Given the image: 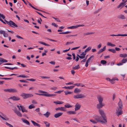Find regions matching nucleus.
I'll list each match as a JSON object with an SVG mask.
<instances>
[{
    "instance_id": "obj_38",
    "label": "nucleus",
    "mask_w": 127,
    "mask_h": 127,
    "mask_svg": "<svg viewBox=\"0 0 127 127\" xmlns=\"http://www.w3.org/2000/svg\"><path fill=\"white\" fill-rule=\"evenodd\" d=\"M64 107H65L67 108H69L72 107V106L70 105L69 104H67L64 105Z\"/></svg>"
},
{
    "instance_id": "obj_23",
    "label": "nucleus",
    "mask_w": 127,
    "mask_h": 127,
    "mask_svg": "<svg viewBox=\"0 0 127 127\" xmlns=\"http://www.w3.org/2000/svg\"><path fill=\"white\" fill-rule=\"evenodd\" d=\"M81 92V90L79 89L76 88L75 89L74 92L75 93H78L80 92Z\"/></svg>"
},
{
    "instance_id": "obj_18",
    "label": "nucleus",
    "mask_w": 127,
    "mask_h": 127,
    "mask_svg": "<svg viewBox=\"0 0 127 127\" xmlns=\"http://www.w3.org/2000/svg\"><path fill=\"white\" fill-rule=\"evenodd\" d=\"M20 107L21 108V111L23 112H28V111L26 110L24 107L21 105L20 106Z\"/></svg>"
},
{
    "instance_id": "obj_42",
    "label": "nucleus",
    "mask_w": 127,
    "mask_h": 127,
    "mask_svg": "<svg viewBox=\"0 0 127 127\" xmlns=\"http://www.w3.org/2000/svg\"><path fill=\"white\" fill-rule=\"evenodd\" d=\"M115 79L113 78L111 80V83L112 84H113L115 83Z\"/></svg>"
},
{
    "instance_id": "obj_13",
    "label": "nucleus",
    "mask_w": 127,
    "mask_h": 127,
    "mask_svg": "<svg viewBox=\"0 0 127 127\" xmlns=\"http://www.w3.org/2000/svg\"><path fill=\"white\" fill-rule=\"evenodd\" d=\"M63 114V113L62 112L58 113L55 114L54 115V116L55 118H57L62 115Z\"/></svg>"
},
{
    "instance_id": "obj_3",
    "label": "nucleus",
    "mask_w": 127,
    "mask_h": 127,
    "mask_svg": "<svg viewBox=\"0 0 127 127\" xmlns=\"http://www.w3.org/2000/svg\"><path fill=\"white\" fill-rule=\"evenodd\" d=\"M98 111L100 114L101 115L103 120L105 121V123H107V120L104 111L101 109H99Z\"/></svg>"
},
{
    "instance_id": "obj_47",
    "label": "nucleus",
    "mask_w": 127,
    "mask_h": 127,
    "mask_svg": "<svg viewBox=\"0 0 127 127\" xmlns=\"http://www.w3.org/2000/svg\"><path fill=\"white\" fill-rule=\"evenodd\" d=\"M106 46H105L104 47L102 48L101 49H100L101 51L102 52L103 51H104L106 49Z\"/></svg>"
},
{
    "instance_id": "obj_6",
    "label": "nucleus",
    "mask_w": 127,
    "mask_h": 127,
    "mask_svg": "<svg viewBox=\"0 0 127 127\" xmlns=\"http://www.w3.org/2000/svg\"><path fill=\"white\" fill-rule=\"evenodd\" d=\"M0 117L3 120L6 121H8L9 120V118H7L6 115L4 114L3 113L0 112Z\"/></svg>"
},
{
    "instance_id": "obj_59",
    "label": "nucleus",
    "mask_w": 127,
    "mask_h": 127,
    "mask_svg": "<svg viewBox=\"0 0 127 127\" xmlns=\"http://www.w3.org/2000/svg\"><path fill=\"white\" fill-rule=\"evenodd\" d=\"M77 35V34H75V35H67L66 36V37H69L71 36H76Z\"/></svg>"
},
{
    "instance_id": "obj_8",
    "label": "nucleus",
    "mask_w": 127,
    "mask_h": 127,
    "mask_svg": "<svg viewBox=\"0 0 127 127\" xmlns=\"http://www.w3.org/2000/svg\"><path fill=\"white\" fill-rule=\"evenodd\" d=\"M101 119V117L98 116L97 118H95V120L97 121V122L100 123H105V121H102Z\"/></svg>"
},
{
    "instance_id": "obj_60",
    "label": "nucleus",
    "mask_w": 127,
    "mask_h": 127,
    "mask_svg": "<svg viewBox=\"0 0 127 127\" xmlns=\"http://www.w3.org/2000/svg\"><path fill=\"white\" fill-rule=\"evenodd\" d=\"M72 56L73 57V60H75L76 59V57H75V54L74 53H73L72 54Z\"/></svg>"
},
{
    "instance_id": "obj_28",
    "label": "nucleus",
    "mask_w": 127,
    "mask_h": 127,
    "mask_svg": "<svg viewBox=\"0 0 127 127\" xmlns=\"http://www.w3.org/2000/svg\"><path fill=\"white\" fill-rule=\"evenodd\" d=\"M50 113L49 112H47L46 113L43 114V115L44 116L48 118L49 115H50Z\"/></svg>"
},
{
    "instance_id": "obj_35",
    "label": "nucleus",
    "mask_w": 127,
    "mask_h": 127,
    "mask_svg": "<svg viewBox=\"0 0 127 127\" xmlns=\"http://www.w3.org/2000/svg\"><path fill=\"white\" fill-rule=\"evenodd\" d=\"M126 54H121L119 56L120 57L122 58H125L126 57Z\"/></svg>"
},
{
    "instance_id": "obj_19",
    "label": "nucleus",
    "mask_w": 127,
    "mask_h": 127,
    "mask_svg": "<svg viewBox=\"0 0 127 127\" xmlns=\"http://www.w3.org/2000/svg\"><path fill=\"white\" fill-rule=\"evenodd\" d=\"M118 18L122 19H125L126 18L125 16L121 14L118 16Z\"/></svg>"
},
{
    "instance_id": "obj_29",
    "label": "nucleus",
    "mask_w": 127,
    "mask_h": 127,
    "mask_svg": "<svg viewBox=\"0 0 127 127\" xmlns=\"http://www.w3.org/2000/svg\"><path fill=\"white\" fill-rule=\"evenodd\" d=\"M54 103H56L57 104H61L63 103V102L62 101H54Z\"/></svg>"
},
{
    "instance_id": "obj_48",
    "label": "nucleus",
    "mask_w": 127,
    "mask_h": 127,
    "mask_svg": "<svg viewBox=\"0 0 127 127\" xmlns=\"http://www.w3.org/2000/svg\"><path fill=\"white\" fill-rule=\"evenodd\" d=\"M5 68H6L7 69H11L13 70L14 69V67L13 68H11L9 67L5 66L4 67Z\"/></svg>"
},
{
    "instance_id": "obj_33",
    "label": "nucleus",
    "mask_w": 127,
    "mask_h": 127,
    "mask_svg": "<svg viewBox=\"0 0 127 127\" xmlns=\"http://www.w3.org/2000/svg\"><path fill=\"white\" fill-rule=\"evenodd\" d=\"M17 77H22L23 78H27L28 76H25L24 75H20L19 76H17Z\"/></svg>"
},
{
    "instance_id": "obj_56",
    "label": "nucleus",
    "mask_w": 127,
    "mask_h": 127,
    "mask_svg": "<svg viewBox=\"0 0 127 127\" xmlns=\"http://www.w3.org/2000/svg\"><path fill=\"white\" fill-rule=\"evenodd\" d=\"M52 25L53 26H54L55 27H58V25L56 24L55 23H53L52 24Z\"/></svg>"
},
{
    "instance_id": "obj_57",
    "label": "nucleus",
    "mask_w": 127,
    "mask_h": 127,
    "mask_svg": "<svg viewBox=\"0 0 127 127\" xmlns=\"http://www.w3.org/2000/svg\"><path fill=\"white\" fill-rule=\"evenodd\" d=\"M90 121L94 124H96L97 123V122L92 119L90 120Z\"/></svg>"
},
{
    "instance_id": "obj_21",
    "label": "nucleus",
    "mask_w": 127,
    "mask_h": 127,
    "mask_svg": "<svg viewBox=\"0 0 127 127\" xmlns=\"http://www.w3.org/2000/svg\"><path fill=\"white\" fill-rule=\"evenodd\" d=\"M74 86H70L69 87H66L65 86L63 87V88H65L66 89H72L73 88H74Z\"/></svg>"
},
{
    "instance_id": "obj_2",
    "label": "nucleus",
    "mask_w": 127,
    "mask_h": 127,
    "mask_svg": "<svg viewBox=\"0 0 127 127\" xmlns=\"http://www.w3.org/2000/svg\"><path fill=\"white\" fill-rule=\"evenodd\" d=\"M38 92L41 93H35V94L43 96L48 97H55L56 96V94H48V93L47 92L43 91L41 90H39L38 91Z\"/></svg>"
},
{
    "instance_id": "obj_44",
    "label": "nucleus",
    "mask_w": 127,
    "mask_h": 127,
    "mask_svg": "<svg viewBox=\"0 0 127 127\" xmlns=\"http://www.w3.org/2000/svg\"><path fill=\"white\" fill-rule=\"evenodd\" d=\"M64 93L65 94V95H67V94H70L72 93V92L68 91H64Z\"/></svg>"
},
{
    "instance_id": "obj_53",
    "label": "nucleus",
    "mask_w": 127,
    "mask_h": 127,
    "mask_svg": "<svg viewBox=\"0 0 127 127\" xmlns=\"http://www.w3.org/2000/svg\"><path fill=\"white\" fill-rule=\"evenodd\" d=\"M12 79V78H1V79L5 80H11Z\"/></svg>"
},
{
    "instance_id": "obj_24",
    "label": "nucleus",
    "mask_w": 127,
    "mask_h": 127,
    "mask_svg": "<svg viewBox=\"0 0 127 127\" xmlns=\"http://www.w3.org/2000/svg\"><path fill=\"white\" fill-rule=\"evenodd\" d=\"M79 98H85L86 95L82 94H80L79 95Z\"/></svg>"
},
{
    "instance_id": "obj_12",
    "label": "nucleus",
    "mask_w": 127,
    "mask_h": 127,
    "mask_svg": "<svg viewBox=\"0 0 127 127\" xmlns=\"http://www.w3.org/2000/svg\"><path fill=\"white\" fill-rule=\"evenodd\" d=\"M104 105L103 103H99L97 105L96 107L97 109H100Z\"/></svg>"
},
{
    "instance_id": "obj_54",
    "label": "nucleus",
    "mask_w": 127,
    "mask_h": 127,
    "mask_svg": "<svg viewBox=\"0 0 127 127\" xmlns=\"http://www.w3.org/2000/svg\"><path fill=\"white\" fill-rule=\"evenodd\" d=\"M26 80H29V81H34L36 80L35 79H26Z\"/></svg>"
},
{
    "instance_id": "obj_25",
    "label": "nucleus",
    "mask_w": 127,
    "mask_h": 127,
    "mask_svg": "<svg viewBox=\"0 0 127 127\" xmlns=\"http://www.w3.org/2000/svg\"><path fill=\"white\" fill-rule=\"evenodd\" d=\"M125 3H124L123 2L121 3H120L117 6V8H119L120 7H123L125 5Z\"/></svg>"
},
{
    "instance_id": "obj_5",
    "label": "nucleus",
    "mask_w": 127,
    "mask_h": 127,
    "mask_svg": "<svg viewBox=\"0 0 127 127\" xmlns=\"http://www.w3.org/2000/svg\"><path fill=\"white\" fill-rule=\"evenodd\" d=\"M4 20L7 24L11 27H18V26L12 21L10 20L9 21H8L5 19H4Z\"/></svg>"
},
{
    "instance_id": "obj_55",
    "label": "nucleus",
    "mask_w": 127,
    "mask_h": 127,
    "mask_svg": "<svg viewBox=\"0 0 127 127\" xmlns=\"http://www.w3.org/2000/svg\"><path fill=\"white\" fill-rule=\"evenodd\" d=\"M86 52H85V51L84 52H83L82 53V54L80 55L81 56L82 55L83 56H85L86 54Z\"/></svg>"
},
{
    "instance_id": "obj_43",
    "label": "nucleus",
    "mask_w": 127,
    "mask_h": 127,
    "mask_svg": "<svg viewBox=\"0 0 127 127\" xmlns=\"http://www.w3.org/2000/svg\"><path fill=\"white\" fill-rule=\"evenodd\" d=\"M52 18L55 19L57 22H61V21L59 19L57 18H55L53 17H52Z\"/></svg>"
},
{
    "instance_id": "obj_62",
    "label": "nucleus",
    "mask_w": 127,
    "mask_h": 127,
    "mask_svg": "<svg viewBox=\"0 0 127 127\" xmlns=\"http://www.w3.org/2000/svg\"><path fill=\"white\" fill-rule=\"evenodd\" d=\"M57 89V88L55 87H54L51 88V89L52 90H55Z\"/></svg>"
},
{
    "instance_id": "obj_1",
    "label": "nucleus",
    "mask_w": 127,
    "mask_h": 127,
    "mask_svg": "<svg viewBox=\"0 0 127 127\" xmlns=\"http://www.w3.org/2000/svg\"><path fill=\"white\" fill-rule=\"evenodd\" d=\"M119 101L118 103V105L119 107H118L116 109V115L119 116L123 114L122 102L120 98H119Z\"/></svg>"
},
{
    "instance_id": "obj_9",
    "label": "nucleus",
    "mask_w": 127,
    "mask_h": 127,
    "mask_svg": "<svg viewBox=\"0 0 127 127\" xmlns=\"http://www.w3.org/2000/svg\"><path fill=\"white\" fill-rule=\"evenodd\" d=\"M10 99H11L14 101H18L20 99V98L18 97H16L15 96L11 97Z\"/></svg>"
},
{
    "instance_id": "obj_46",
    "label": "nucleus",
    "mask_w": 127,
    "mask_h": 127,
    "mask_svg": "<svg viewBox=\"0 0 127 127\" xmlns=\"http://www.w3.org/2000/svg\"><path fill=\"white\" fill-rule=\"evenodd\" d=\"M19 81L21 82H24L26 83H28V82L25 80H20Z\"/></svg>"
},
{
    "instance_id": "obj_16",
    "label": "nucleus",
    "mask_w": 127,
    "mask_h": 127,
    "mask_svg": "<svg viewBox=\"0 0 127 127\" xmlns=\"http://www.w3.org/2000/svg\"><path fill=\"white\" fill-rule=\"evenodd\" d=\"M22 120L23 122L26 124L27 125H30V123L27 120L24 119L23 118H22Z\"/></svg>"
},
{
    "instance_id": "obj_40",
    "label": "nucleus",
    "mask_w": 127,
    "mask_h": 127,
    "mask_svg": "<svg viewBox=\"0 0 127 127\" xmlns=\"http://www.w3.org/2000/svg\"><path fill=\"white\" fill-rule=\"evenodd\" d=\"M35 106L33 104H31L29 106V108L30 109H31L34 108Z\"/></svg>"
},
{
    "instance_id": "obj_52",
    "label": "nucleus",
    "mask_w": 127,
    "mask_h": 127,
    "mask_svg": "<svg viewBox=\"0 0 127 127\" xmlns=\"http://www.w3.org/2000/svg\"><path fill=\"white\" fill-rule=\"evenodd\" d=\"M118 35L119 36H127V34H118Z\"/></svg>"
},
{
    "instance_id": "obj_36",
    "label": "nucleus",
    "mask_w": 127,
    "mask_h": 127,
    "mask_svg": "<svg viewBox=\"0 0 127 127\" xmlns=\"http://www.w3.org/2000/svg\"><path fill=\"white\" fill-rule=\"evenodd\" d=\"M92 48L91 47H88L85 51L86 52H87L91 50Z\"/></svg>"
},
{
    "instance_id": "obj_37",
    "label": "nucleus",
    "mask_w": 127,
    "mask_h": 127,
    "mask_svg": "<svg viewBox=\"0 0 127 127\" xmlns=\"http://www.w3.org/2000/svg\"><path fill=\"white\" fill-rule=\"evenodd\" d=\"M94 55H92L91 57H90L87 60V61L89 62L90 60H91V59L92 58H93V59H94Z\"/></svg>"
},
{
    "instance_id": "obj_22",
    "label": "nucleus",
    "mask_w": 127,
    "mask_h": 127,
    "mask_svg": "<svg viewBox=\"0 0 127 127\" xmlns=\"http://www.w3.org/2000/svg\"><path fill=\"white\" fill-rule=\"evenodd\" d=\"M67 113L69 114H75L76 113V112L73 111H69L67 112Z\"/></svg>"
},
{
    "instance_id": "obj_50",
    "label": "nucleus",
    "mask_w": 127,
    "mask_h": 127,
    "mask_svg": "<svg viewBox=\"0 0 127 127\" xmlns=\"http://www.w3.org/2000/svg\"><path fill=\"white\" fill-rule=\"evenodd\" d=\"M40 77L42 79L49 78L50 77L45 76H41Z\"/></svg>"
},
{
    "instance_id": "obj_30",
    "label": "nucleus",
    "mask_w": 127,
    "mask_h": 127,
    "mask_svg": "<svg viewBox=\"0 0 127 127\" xmlns=\"http://www.w3.org/2000/svg\"><path fill=\"white\" fill-rule=\"evenodd\" d=\"M80 68V66L79 64L72 67V69H78Z\"/></svg>"
},
{
    "instance_id": "obj_41",
    "label": "nucleus",
    "mask_w": 127,
    "mask_h": 127,
    "mask_svg": "<svg viewBox=\"0 0 127 127\" xmlns=\"http://www.w3.org/2000/svg\"><path fill=\"white\" fill-rule=\"evenodd\" d=\"M127 61V58L125 59H123L122 60V63H125Z\"/></svg>"
},
{
    "instance_id": "obj_58",
    "label": "nucleus",
    "mask_w": 127,
    "mask_h": 127,
    "mask_svg": "<svg viewBox=\"0 0 127 127\" xmlns=\"http://www.w3.org/2000/svg\"><path fill=\"white\" fill-rule=\"evenodd\" d=\"M32 103L34 104H37V103L36 101L34 100H33L32 101Z\"/></svg>"
},
{
    "instance_id": "obj_45",
    "label": "nucleus",
    "mask_w": 127,
    "mask_h": 127,
    "mask_svg": "<svg viewBox=\"0 0 127 127\" xmlns=\"http://www.w3.org/2000/svg\"><path fill=\"white\" fill-rule=\"evenodd\" d=\"M74 42L73 41L72 42H66L65 45H68L69 44L73 43Z\"/></svg>"
},
{
    "instance_id": "obj_26",
    "label": "nucleus",
    "mask_w": 127,
    "mask_h": 127,
    "mask_svg": "<svg viewBox=\"0 0 127 127\" xmlns=\"http://www.w3.org/2000/svg\"><path fill=\"white\" fill-rule=\"evenodd\" d=\"M27 3H28V4H29V6H30L33 9H34L35 10H38V11H40V10L36 8H35L34 7V6H32V5L29 2H28V1H27Z\"/></svg>"
},
{
    "instance_id": "obj_34",
    "label": "nucleus",
    "mask_w": 127,
    "mask_h": 127,
    "mask_svg": "<svg viewBox=\"0 0 127 127\" xmlns=\"http://www.w3.org/2000/svg\"><path fill=\"white\" fill-rule=\"evenodd\" d=\"M71 32H70L67 31L65 32H61L59 33L60 34H67L70 33Z\"/></svg>"
},
{
    "instance_id": "obj_51",
    "label": "nucleus",
    "mask_w": 127,
    "mask_h": 127,
    "mask_svg": "<svg viewBox=\"0 0 127 127\" xmlns=\"http://www.w3.org/2000/svg\"><path fill=\"white\" fill-rule=\"evenodd\" d=\"M74 98H79V95H74L73 96Z\"/></svg>"
},
{
    "instance_id": "obj_63",
    "label": "nucleus",
    "mask_w": 127,
    "mask_h": 127,
    "mask_svg": "<svg viewBox=\"0 0 127 127\" xmlns=\"http://www.w3.org/2000/svg\"><path fill=\"white\" fill-rule=\"evenodd\" d=\"M81 84V83H75L74 84V85L77 86H80Z\"/></svg>"
},
{
    "instance_id": "obj_39",
    "label": "nucleus",
    "mask_w": 127,
    "mask_h": 127,
    "mask_svg": "<svg viewBox=\"0 0 127 127\" xmlns=\"http://www.w3.org/2000/svg\"><path fill=\"white\" fill-rule=\"evenodd\" d=\"M100 63L102 64H105L107 62L104 60H102L101 61Z\"/></svg>"
},
{
    "instance_id": "obj_32",
    "label": "nucleus",
    "mask_w": 127,
    "mask_h": 127,
    "mask_svg": "<svg viewBox=\"0 0 127 127\" xmlns=\"http://www.w3.org/2000/svg\"><path fill=\"white\" fill-rule=\"evenodd\" d=\"M44 123L45 124L46 127H49L50 125V124L46 121H44Z\"/></svg>"
},
{
    "instance_id": "obj_10",
    "label": "nucleus",
    "mask_w": 127,
    "mask_h": 127,
    "mask_svg": "<svg viewBox=\"0 0 127 127\" xmlns=\"http://www.w3.org/2000/svg\"><path fill=\"white\" fill-rule=\"evenodd\" d=\"M81 106V105L79 103H76L75 105V111H76L79 110Z\"/></svg>"
},
{
    "instance_id": "obj_49",
    "label": "nucleus",
    "mask_w": 127,
    "mask_h": 127,
    "mask_svg": "<svg viewBox=\"0 0 127 127\" xmlns=\"http://www.w3.org/2000/svg\"><path fill=\"white\" fill-rule=\"evenodd\" d=\"M5 124L6 125L10 127H13V126L12 125L8 123H7V122H5Z\"/></svg>"
},
{
    "instance_id": "obj_27",
    "label": "nucleus",
    "mask_w": 127,
    "mask_h": 127,
    "mask_svg": "<svg viewBox=\"0 0 127 127\" xmlns=\"http://www.w3.org/2000/svg\"><path fill=\"white\" fill-rule=\"evenodd\" d=\"M77 28V25L73 26H72L68 27L67 28L68 29H76Z\"/></svg>"
},
{
    "instance_id": "obj_14",
    "label": "nucleus",
    "mask_w": 127,
    "mask_h": 127,
    "mask_svg": "<svg viewBox=\"0 0 127 127\" xmlns=\"http://www.w3.org/2000/svg\"><path fill=\"white\" fill-rule=\"evenodd\" d=\"M31 122L34 126H37L38 127H40L41 126L39 124L35 122L34 121L31 120Z\"/></svg>"
},
{
    "instance_id": "obj_17",
    "label": "nucleus",
    "mask_w": 127,
    "mask_h": 127,
    "mask_svg": "<svg viewBox=\"0 0 127 127\" xmlns=\"http://www.w3.org/2000/svg\"><path fill=\"white\" fill-rule=\"evenodd\" d=\"M97 98L99 103H102L103 101V98L100 96L98 97Z\"/></svg>"
},
{
    "instance_id": "obj_31",
    "label": "nucleus",
    "mask_w": 127,
    "mask_h": 127,
    "mask_svg": "<svg viewBox=\"0 0 127 127\" xmlns=\"http://www.w3.org/2000/svg\"><path fill=\"white\" fill-rule=\"evenodd\" d=\"M108 50L111 52L113 53H115L116 52V51L115 49H108Z\"/></svg>"
},
{
    "instance_id": "obj_61",
    "label": "nucleus",
    "mask_w": 127,
    "mask_h": 127,
    "mask_svg": "<svg viewBox=\"0 0 127 127\" xmlns=\"http://www.w3.org/2000/svg\"><path fill=\"white\" fill-rule=\"evenodd\" d=\"M0 17H1L3 19H4L5 18V16L3 14H1L0 15Z\"/></svg>"
},
{
    "instance_id": "obj_11",
    "label": "nucleus",
    "mask_w": 127,
    "mask_h": 127,
    "mask_svg": "<svg viewBox=\"0 0 127 127\" xmlns=\"http://www.w3.org/2000/svg\"><path fill=\"white\" fill-rule=\"evenodd\" d=\"M0 33L3 34L4 37H7L8 36V34L6 33L3 30H0Z\"/></svg>"
},
{
    "instance_id": "obj_20",
    "label": "nucleus",
    "mask_w": 127,
    "mask_h": 127,
    "mask_svg": "<svg viewBox=\"0 0 127 127\" xmlns=\"http://www.w3.org/2000/svg\"><path fill=\"white\" fill-rule=\"evenodd\" d=\"M17 92V91L15 89H9V93H15Z\"/></svg>"
},
{
    "instance_id": "obj_7",
    "label": "nucleus",
    "mask_w": 127,
    "mask_h": 127,
    "mask_svg": "<svg viewBox=\"0 0 127 127\" xmlns=\"http://www.w3.org/2000/svg\"><path fill=\"white\" fill-rule=\"evenodd\" d=\"M55 110L56 111L60 110L61 111H66V109L65 107H62L56 108L55 109Z\"/></svg>"
},
{
    "instance_id": "obj_4",
    "label": "nucleus",
    "mask_w": 127,
    "mask_h": 127,
    "mask_svg": "<svg viewBox=\"0 0 127 127\" xmlns=\"http://www.w3.org/2000/svg\"><path fill=\"white\" fill-rule=\"evenodd\" d=\"M20 95L23 97L24 99L32 97L33 96V95L32 94H26L24 93H22Z\"/></svg>"
},
{
    "instance_id": "obj_15",
    "label": "nucleus",
    "mask_w": 127,
    "mask_h": 127,
    "mask_svg": "<svg viewBox=\"0 0 127 127\" xmlns=\"http://www.w3.org/2000/svg\"><path fill=\"white\" fill-rule=\"evenodd\" d=\"M15 112L16 114L18 116L20 117H21L22 116V115L21 113L18 111L17 110H15Z\"/></svg>"
},
{
    "instance_id": "obj_64",
    "label": "nucleus",
    "mask_w": 127,
    "mask_h": 127,
    "mask_svg": "<svg viewBox=\"0 0 127 127\" xmlns=\"http://www.w3.org/2000/svg\"><path fill=\"white\" fill-rule=\"evenodd\" d=\"M49 63L52 64L54 65L55 64V62L54 61H52L49 62Z\"/></svg>"
}]
</instances>
